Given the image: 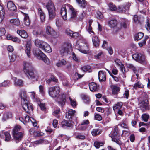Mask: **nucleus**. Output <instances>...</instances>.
Here are the masks:
<instances>
[{"label": "nucleus", "instance_id": "obj_1", "mask_svg": "<svg viewBox=\"0 0 150 150\" xmlns=\"http://www.w3.org/2000/svg\"><path fill=\"white\" fill-rule=\"evenodd\" d=\"M69 9L70 18L71 20L74 19L76 17V12L73 7L68 4L63 5L61 9L60 13L63 18L64 20L67 19V9Z\"/></svg>", "mask_w": 150, "mask_h": 150}, {"label": "nucleus", "instance_id": "obj_2", "mask_svg": "<svg viewBox=\"0 0 150 150\" xmlns=\"http://www.w3.org/2000/svg\"><path fill=\"white\" fill-rule=\"evenodd\" d=\"M20 96L21 98V103L23 108L25 111L29 113L33 111V108L32 104L26 99V94L25 92L21 91Z\"/></svg>", "mask_w": 150, "mask_h": 150}, {"label": "nucleus", "instance_id": "obj_3", "mask_svg": "<svg viewBox=\"0 0 150 150\" xmlns=\"http://www.w3.org/2000/svg\"><path fill=\"white\" fill-rule=\"evenodd\" d=\"M14 141L18 143L21 141L24 135L21 127L19 125L16 126L12 131Z\"/></svg>", "mask_w": 150, "mask_h": 150}, {"label": "nucleus", "instance_id": "obj_4", "mask_svg": "<svg viewBox=\"0 0 150 150\" xmlns=\"http://www.w3.org/2000/svg\"><path fill=\"white\" fill-rule=\"evenodd\" d=\"M33 52L35 55L37 57H40V59L43 60L45 63L47 64H50L49 59L40 50L35 48L33 49Z\"/></svg>", "mask_w": 150, "mask_h": 150}, {"label": "nucleus", "instance_id": "obj_5", "mask_svg": "<svg viewBox=\"0 0 150 150\" xmlns=\"http://www.w3.org/2000/svg\"><path fill=\"white\" fill-rule=\"evenodd\" d=\"M46 6L49 12V19H52L55 18L56 13L54 4L51 1H49Z\"/></svg>", "mask_w": 150, "mask_h": 150}, {"label": "nucleus", "instance_id": "obj_6", "mask_svg": "<svg viewBox=\"0 0 150 150\" xmlns=\"http://www.w3.org/2000/svg\"><path fill=\"white\" fill-rule=\"evenodd\" d=\"M25 74L29 79L34 81H37L39 74L38 71L35 68L31 69Z\"/></svg>", "mask_w": 150, "mask_h": 150}, {"label": "nucleus", "instance_id": "obj_7", "mask_svg": "<svg viewBox=\"0 0 150 150\" xmlns=\"http://www.w3.org/2000/svg\"><path fill=\"white\" fill-rule=\"evenodd\" d=\"M132 58L141 64H147V62L145 55L143 54L136 53L132 55Z\"/></svg>", "mask_w": 150, "mask_h": 150}, {"label": "nucleus", "instance_id": "obj_8", "mask_svg": "<svg viewBox=\"0 0 150 150\" xmlns=\"http://www.w3.org/2000/svg\"><path fill=\"white\" fill-rule=\"evenodd\" d=\"M71 45L69 43H65L59 48L60 54L62 56H67L70 52L69 49L71 47Z\"/></svg>", "mask_w": 150, "mask_h": 150}, {"label": "nucleus", "instance_id": "obj_9", "mask_svg": "<svg viewBox=\"0 0 150 150\" xmlns=\"http://www.w3.org/2000/svg\"><path fill=\"white\" fill-rule=\"evenodd\" d=\"M60 88L58 86L51 87L49 88L48 93L49 95L52 98L56 97L59 93Z\"/></svg>", "mask_w": 150, "mask_h": 150}, {"label": "nucleus", "instance_id": "obj_10", "mask_svg": "<svg viewBox=\"0 0 150 150\" xmlns=\"http://www.w3.org/2000/svg\"><path fill=\"white\" fill-rule=\"evenodd\" d=\"M148 100H145L139 103L140 108L142 112H144L149 110V107L148 102Z\"/></svg>", "mask_w": 150, "mask_h": 150}, {"label": "nucleus", "instance_id": "obj_11", "mask_svg": "<svg viewBox=\"0 0 150 150\" xmlns=\"http://www.w3.org/2000/svg\"><path fill=\"white\" fill-rule=\"evenodd\" d=\"M130 6V3L119 6L118 7L117 10L120 12L125 13L129 10Z\"/></svg>", "mask_w": 150, "mask_h": 150}, {"label": "nucleus", "instance_id": "obj_12", "mask_svg": "<svg viewBox=\"0 0 150 150\" xmlns=\"http://www.w3.org/2000/svg\"><path fill=\"white\" fill-rule=\"evenodd\" d=\"M45 30L46 33L49 35L55 37L57 35V33L50 26H47Z\"/></svg>", "mask_w": 150, "mask_h": 150}, {"label": "nucleus", "instance_id": "obj_13", "mask_svg": "<svg viewBox=\"0 0 150 150\" xmlns=\"http://www.w3.org/2000/svg\"><path fill=\"white\" fill-rule=\"evenodd\" d=\"M66 96L64 94L60 95L57 98L58 103L62 106L64 105L66 101Z\"/></svg>", "mask_w": 150, "mask_h": 150}, {"label": "nucleus", "instance_id": "obj_14", "mask_svg": "<svg viewBox=\"0 0 150 150\" xmlns=\"http://www.w3.org/2000/svg\"><path fill=\"white\" fill-rule=\"evenodd\" d=\"M23 71L25 73L31 69L34 68L33 67L31 63L26 62H23Z\"/></svg>", "mask_w": 150, "mask_h": 150}, {"label": "nucleus", "instance_id": "obj_15", "mask_svg": "<svg viewBox=\"0 0 150 150\" xmlns=\"http://www.w3.org/2000/svg\"><path fill=\"white\" fill-rule=\"evenodd\" d=\"M75 113L76 111L75 110H73L71 109H69L66 112V118L71 120L73 117L74 116Z\"/></svg>", "mask_w": 150, "mask_h": 150}, {"label": "nucleus", "instance_id": "obj_16", "mask_svg": "<svg viewBox=\"0 0 150 150\" xmlns=\"http://www.w3.org/2000/svg\"><path fill=\"white\" fill-rule=\"evenodd\" d=\"M98 76L99 81L100 82L105 81L106 79L105 73L103 71H100L98 73Z\"/></svg>", "mask_w": 150, "mask_h": 150}, {"label": "nucleus", "instance_id": "obj_17", "mask_svg": "<svg viewBox=\"0 0 150 150\" xmlns=\"http://www.w3.org/2000/svg\"><path fill=\"white\" fill-rule=\"evenodd\" d=\"M31 45L29 42H28L25 45V53L29 57H30L31 56Z\"/></svg>", "mask_w": 150, "mask_h": 150}, {"label": "nucleus", "instance_id": "obj_18", "mask_svg": "<svg viewBox=\"0 0 150 150\" xmlns=\"http://www.w3.org/2000/svg\"><path fill=\"white\" fill-rule=\"evenodd\" d=\"M8 9L11 11H14L16 10V7L14 4L11 1H9L7 4Z\"/></svg>", "mask_w": 150, "mask_h": 150}, {"label": "nucleus", "instance_id": "obj_19", "mask_svg": "<svg viewBox=\"0 0 150 150\" xmlns=\"http://www.w3.org/2000/svg\"><path fill=\"white\" fill-rule=\"evenodd\" d=\"M112 93L113 94L117 95L119 92L120 88L116 85H113L111 86Z\"/></svg>", "mask_w": 150, "mask_h": 150}, {"label": "nucleus", "instance_id": "obj_20", "mask_svg": "<svg viewBox=\"0 0 150 150\" xmlns=\"http://www.w3.org/2000/svg\"><path fill=\"white\" fill-rule=\"evenodd\" d=\"M78 50L81 52L85 54L87 53L89 50L88 45L86 44H84Z\"/></svg>", "mask_w": 150, "mask_h": 150}, {"label": "nucleus", "instance_id": "obj_21", "mask_svg": "<svg viewBox=\"0 0 150 150\" xmlns=\"http://www.w3.org/2000/svg\"><path fill=\"white\" fill-rule=\"evenodd\" d=\"M12 79L14 81V85L16 86H23V80L21 79L17 80L16 78L13 77Z\"/></svg>", "mask_w": 150, "mask_h": 150}, {"label": "nucleus", "instance_id": "obj_22", "mask_svg": "<svg viewBox=\"0 0 150 150\" xmlns=\"http://www.w3.org/2000/svg\"><path fill=\"white\" fill-rule=\"evenodd\" d=\"M43 45V47L42 49V50L48 53H50L51 52L52 50V49L49 44L46 42H45Z\"/></svg>", "mask_w": 150, "mask_h": 150}, {"label": "nucleus", "instance_id": "obj_23", "mask_svg": "<svg viewBox=\"0 0 150 150\" xmlns=\"http://www.w3.org/2000/svg\"><path fill=\"white\" fill-rule=\"evenodd\" d=\"M45 42L40 40L39 39L35 40V41L34 43L35 46L38 47L42 49L43 47V44Z\"/></svg>", "mask_w": 150, "mask_h": 150}, {"label": "nucleus", "instance_id": "obj_24", "mask_svg": "<svg viewBox=\"0 0 150 150\" xmlns=\"http://www.w3.org/2000/svg\"><path fill=\"white\" fill-rule=\"evenodd\" d=\"M17 33L19 34L22 38H26L28 36V35L27 32L24 30H18L17 31Z\"/></svg>", "mask_w": 150, "mask_h": 150}, {"label": "nucleus", "instance_id": "obj_25", "mask_svg": "<svg viewBox=\"0 0 150 150\" xmlns=\"http://www.w3.org/2000/svg\"><path fill=\"white\" fill-rule=\"evenodd\" d=\"M38 12L41 21L42 23L44 22L45 19V16L44 13L40 8H38Z\"/></svg>", "mask_w": 150, "mask_h": 150}, {"label": "nucleus", "instance_id": "obj_26", "mask_svg": "<svg viewBox=\"0 0 150 150\" xmlns=\"http://www.w3.org/2000/svg\"><path fill=\"white\" fill-rule=\"evenodd\" d=\"M89 87L90 91H95L97 89V84L93 82L89 84Z\"/></svg>", "mask_w": 150, "mask_h": 150}, {"label": "nucleus", "instance_id": "obj_27", "mask_svg": "<svg viewBox=\"0 0 150 150\" xmlns=\"http://www.w3.org/2000/svg\"><path fill=\"white\" fill-rule=\"evenodd\" d=\"M93 44L95 47H97L99 45V41L97 37L94 36L92 38Z\"/></svg>", "mask_w": 150, "mask_h": 150}, {"label": "nucleus", "instance_id": "obj_28", "mask_svg": "<svg viewBox=\"0 0 150 150\" xmlns=\"http://www.w3.org/2000/svg\"><path fill=\"white\" fill-rule=\"evenodd\" d=\"M7 39L8 40H11L13 42L19 43L20 40L17 37L12 36L10 35H8L7 37Z\"/></svg>", "mask_w": 150, "mask_h": 150}, {"label": "nucleus", "instance_id": "obj_29", "mask_svg": "<svg viewBox=\"0 0 150 150\" xmlns=\"http://www.w3.org/2000/svg\"><path fill=\"white\" fill-rule=\"evenodd\" d=\"M24 24L26 26H28L30 24V21L27 14H24Z\"/></svg>", "mask_w": 150, "mask_h": 150}, {"label": "nucleus", "instance_id": "obj_30", "mask_svg": "<svg viewBox=\"0 0 150 150\" xmlns=\"http://www.w3.org/2000/svg\"><path fill=\"white\" fill-rule=\"evenodd\" d=\"M144 36V34L143 33L139 32L136 34L135 36V40L137 41L140 40Z\"/></svg>", "mask_w": 150, "mask_h": 150}, {"label": "nucleus", "instance_id": "obj_31", "mask_svg": "<svg viewBox=\"0 0 150 150\" xmlns=\"http://www.w3.org/2000/svg\"><path fill=\"white\" fill-rule=\"evenodd\" d=\"M62 126L63 127H71L72 126V125L71 123H69V122L67 120H63L62 121L61 123Z\"/></svg>", "mask_w": 150, "mask_h": 150}, {"label": "nucleus", "instance_id": "obj_32", "mask_svg": "<svg viewBox=\"0 0 150 150\" xmlns=\"http://www.w3.org/2000/svg\"><path fill=\"white\" fill-rule=\"evenodd\" d=\"M77 2L81 7L85 8L87 5V3L85 0H76Z\"/></svg>", "mask_w": 150, "mask_h": 150}, {"label": "nucleus", "instance_id": "obj_33", "mask_svg": "<svg viewBox=\"0 0 150 150\" xmlns=\"http://www.w3.org/2000/svg\"><path fill=\"white\" fill-rule=\"evenodd\" d=\"M108 23L109 26L113 28L117 25V21L115 19H112Z\"/></svg>", "mask_w": 150, "mask_h": 150}, {"label": "nucleus", "instance_id": "obj_34", "mask_svg": "<svg viewBox=\"0 0 150 150\" xmlns=\"http://www.w3.org/2000/svg\"><path fill=\"white\" fill-rule=\"evenodd\" d=\"M67 64L66 61L64 59L59 60L57 63L56 65L59 67H61L62 66L65 65Z\"/></svg>", "mask_w": 150, "mask_h": 150}, {"label": "nucleus", "instance_id": "obj_35", "mask_svg": "<svg viewBox=\"0 0 150 150\" xmlns=\"http://www.w3.org/2000/svg\"><path fill=\"white\" fill-rule=\"evenodd\" d=\"M122 103L121 102H118L116 104H115L113 106V109L115 110L116 109L120 110L122 106Z\"/></svg>", "mask_w": 150, "mask_h": 150}, {"label": "nucleus", "instance_id": "obj_36", "mask_svg": "<svg viewBox=\"0 0 150 150\" xmlns=\"http://www.w3.org/2000/svg\"><path fill=\"white\" fill-rule=\"evenodd\" d=\"M11 23L15 25L18 26L20 24V22L18 19H11L10 21Z\"/></svg>", "mask_w": 150, "mask_h": 150}, {"label": "nucleus", "instance_id": "obj_37", "mask_svg": "<svg viewBox=\"0 0 150 150\" xmlns=\"http://www.w3.org/2000/svg\"><path fill=\"white\" fill-rule=\"evenodd\" d=\"M149 117V115L146 113L142 114L141 116L142 120L144 122H147Z\"/></svg>", "mask_w": 150, "mask_h": 150}, {"label": "nucleus", "instance_id": "obj_38", "mask_svg": "<svg viewBox=\"0 0 150 150\" xmlns=\"http://www.w3.org/2000/svg\"><path fill=\"white\" fill-rule=\"evenodd\" d=\"M118 131V128L117 127H115L112 132V136H111V138H112V137H117Z\"/></svg>", "mask_w": 150, "mask_h": 150}, {"label": "nucleus", "instance_id": "obj_39", "mask_svg": "<svg viewBox=\"0 0 150 150\" xmlns=\"http://www.w3.org/2000/svg\"><path fill=\"white\" fill-rule=\"evenodd\" d=\"M144 86L139 81L136 82L134 85V87L135 89H137L138 88H142Z\"/></svg>", "mask_w": 150, "mask_h": 150}, {"label": "nucleus", "instance_id": "obj_40", "mask_svg": "<svg viewBox=\"0 0 150 150\" xmlns=\"http://www.w3.org/2000/svg\"><path fill=\"white\" fill-rule=\"evenodd\" d=\"M100 130L98 129H93L91 132V134L93 136H96L100 134Z\"/></svg>", "mask_w": 150, "mask_h": 150}, {"label": "nucleus", "instance_id": "obj_41", "mask_svg": "<svg viewBox=\"0 0 150 150\" xmlns=\"http://www.w3.org/2000/svg\"><path fill=\"white\" fill-rule=\"evenodd\" d=\"M114 61L117 65L120 67L122 70L123 71V69L124 68V66L120 62V60L118 59H115Z\"/></svg>", "mask_w": 150, "mask_h": 150}, {"label": "nucleus", "instance_id": "obj_42", "mask_svg": "<svg viewBox=\"0 0 150 150\" xmlns=\"http://www.w3.org/2000/svg\"><path fill=\"white\" fill-rule=\"evenodd\" d=\"M91 68V67L88 65L84 66L81 67L82 70L84 72L89 71V72H91V71H89Z\"/></svg>", "mask_w": 150, "mask_h": 150}, {"label": "nucleus", "instance_id": "obj_43", "mask_svg": "<svg viewBox=\"0 0 150 150\" xmlns=\"http://www.w3.org/2000/svg\"><path fill=\"white\" fill-rule=\"evenodd\" d=\"M81 97L83 101L85 103L88 104L89 103L90 100L88 97L85 95H83Z\"/></svg>", "mask_w": 150, "mask_h": 150}, {"label": "nucleus", "instance_id": "obj_44", "mask_svg": "<svg viewBox=\"0 0 150 150\" xmlns=\"http://www.w3.org/2000/svg\"><path fill=\"white\" fill-rule=\"evenodd\" d=\"M148 38V36H145L144 37V38L143 40L141 42L139 43V46L140 47H142L144 45H145L146 44V40Z\"/></svg>", "mask_w": 150, "mask_h": 150}, {"label": "nucleus", "instance_id": "obj_45", "mask_svg": "<svg viewBox=\"0 0 150 150\" xmlns=\"http://www.w3.org/2000/svg\"><path fill=\"white\" fill-rule=\"evenodd\" d=\"M133 19L136 24H138L140 23V17L137 15H135L133 17Z\"/></svg>", "mask_w": 150, "mask_h": 150}, {"label": "nucleus", "instance_id": "obj_46", "mask_svg": "<svg viewBox=\"0 0 150 150\" xmlns=\"http://www.w3.org/2000/svg\"><path fill=\"white\" fill-rule=\"evenodd\" d=\"M109 9L111 11H115L117 9L115 6L112 3H110L108 5Z\"/></svg>", "mask_w": 150, "mask_h": 150}, {"label": "nucleus", "instance_id": "obj_47", "mask_svg": "<svg viewBox=\"0 0 150 150\" xmlns=\"http://www.w3.org/2000/svg\"><path fill=\"white\" fill-rule=\"evenodd\" d=\"M4 135L5 136V141H9L11 138L10 133L8 132H5Z\"/></svg>", "mask_w": 150, "mask_h": 150}, {"label": "nucleus", "instance_id": "obj_48", "mask_svg": "<svg viewBox=\"0 0 150 150\" xmlns=\"http://www.w3.org/2000/svg\"><path fill=\"white\" fill-rule=\"evenodd\" d=\"M112 141H113L116 143L117 144H119V145H121L122 144V143L121 142V141L117 137H112Z\"/></svg>", "mask_w": 150, "mask_h": 150}, {"label": "nucleus", "instance_id": "obj_49", "mask_svg": "<svg viewBox=\"0 0 150 150\" xmlns=\"http://www.w3.org/2000/svg\"><path fill=\"white\" fill-rule=\"evenodd\" d=\"M103 144L102 142H95L94 143V146L96 148H99L100 146H103Z\"/></svg>", "mask_w": 150, "mask_h": 150}, {"label": "nucleus", "instance_id": "obj_50", "mask_svg": "<svg viewBox=\"0 0 150 150\" xmlns=\"http://www.w3.org/2000/svg\"><path fill=\"white\" fill-rule=\"evenodd\" d=\"M4 117L5 119L11 118L12 117V114L11 112H6L4 114Z\"/></svg>", "mask_w": 150, "mask_h": 150}, {"label": "nucleus", "instance_id": "obj_51", "mask_svg": "<svg viewBox=\"0 0 150 150\" xmlns=\"http://www.w3.org/2000/svg\"><path fill=\"white\" fill-rule=\"evenodd\" d=\"M4 18V13L2 10L1 11H0V23L2 21Z\"/></svg>", "mask_w": 150, "mask_h": 150}, {"label": "nucleus", "instance_id": "obj_52", "mask_svg": "<svg viewBox=\"0 0 150 150\" xmlns=\"http://www.w3.org/2000/svg\"><path fill=\"white\" fill-rule=\"evenodd\" d=\"M97 18L98 19L102 18L103 17V16L102 13L99 11H97L96 12Z\"/></svg>", "mask_w": 150, "mask_h": 150}, {"label": "nucleus", "instance_id": "obj_53", "mask_svg": "<svg viewBox=\"0 0 150 150\" xmlns=\"http://www.w3.org/2000/svg\"><path fill=\"white\" fill-rule=\"evenodd\" d=\"M86 28L87 31L90 34L93 33V34L94 33V32L92 31V27L91 26H88Z\"/></svg>", "mask_w": 150, "mask_h": 150}, {"label": "nucleus", "instance_id": "obj_54", "mask_svg": "<svg viewBox=\"0 0 150 150\" xmlns=\"http://www.w3.org/2000/svg\"><path fill=\"white\" fill-rule=\"evenodd\" d=\"M69 99L71 106L73 107H75L76 105V101L74 100H72L70 97H69Z\"/></svg>", "mask_w": 150, "mask_h": 150}, {"label": "nucleus", "instance_id": "obj_55", "mask_svg": "<svg viewBox=\"0 0 150 150\" xmlns=\"http://www.w3.org/2000/svg\"><path fill=\"white\" fill-rule=\"evenodd\" d=\"M94 117L96 120L98 121L101 120L102 119L101 116L98 114H96L95 115Z\"/></svg>", "mask_w": 150, "mask_h": 150}, {"label": "nucleus", "instance_id": "obj_56", "mask_svg": "<svg viewBox=\"0 0 150 150\" xmlns=\"http://www.w3.org/2000/svg\"><path fill=\"white\" fill-rule=\"evenodd\" d=\"M43 31L41 30H38L37 31H35L33 32L34 34L36 35H39L42 34L43 33Z\"/></svg>", "mask_w": 150, "mask_h": 150}, {"label": "nucleus", "instance_id": "obj_57", "mask_svg": "<svg viewBox=\"0 0 150 150\" xmlns=\"http://www.w3.org/2000/svg\"><path fill=\"white\" fill-rule=\"evenodd\" d=\"M121 25L122 27H123L124 28H126L127 25H128V21L125 20L124 21H123L121 23Z\"/></svg>", "mask_w": 150, "mask_h": 150}, {"label": "nucleus", "instance_id": "obj_58", "mask_svg": "<svg viewBox=\"0 0 150 150\" xmlns=\"http://www.w3.org/2000/svg\"><path fill=\"white\" fill-rule=\"evenodd\" d=\"M45 140L43 139H40L35 142V144H39L44 143Z\"/></svg>", "mask_w": 150, "mask_h": 150}, {"label": "nucleus", "instance_id": "obj_59", "mask_svg": "<svg viewBox=\"0 0 150 150\" xmlns=\"http://www.w3.org/2000/svg\"><path fill=\"white\" fill-rule=\"evenodd\" d=\"M102 47L103 48L105 49H106L108 48L109 47L108 46V42L107 41H103V43L102 45Z\"/></svg>", "mask_w": 150, "mask_h": 150}, {"label": "nucleus", "instance_id": "obj_60", "mask_svg": "<svg viewBox=\"0 0 150 150\" xmlns=\"http://www.w3.org/2000/svg\"><path fill=\"white\" fill-rule=\"evenodd\" d=\"M66 33L68 35L72 37L73 32L69 29H67L65 30Z\"/></svg>", "mask_w": 150, "mask_h": 150}, {"label": "nucleus", "instance_id": "obj_61", "mask_svg": "<svg viewBox=\"0 0 150 150\" xmlns=\"http://www.w3.org/2000/svg\"><path fill=\"white\" fill-rule=\"evenodd\" d=\"M16 55L15 54H13L12 56L9 57L10 61L12 62H14L16 59Z\"/></svg>", "mask_w": 150, "mask_h": 150}, {"label": "nucleus", "instance_id": "obj_62", "mask_svg": "<svg viewBox=\"0 0 150 150\" xmlns=\"http://www.w3.org/2000/svg\"><path fill=\"white\" fill-rule=\"evenodd\" d=\"M129 95V91L128 90H126L125 91V93L123 94V96L125 98L128 99Z\"/></svg>", "mask_w": 150, "mask_h": 150}, {"label": "nucleus", "instance_id": "obj_63", "mask_svg": "<svg viewBox=\"0 0 150 150\" xmlns=\"http://www.w3.org/2000/svg\"><path fill=\"white\" fill-rule=\"evenodd\" d=\"M79 126L80 129L82 130H85L87 127V126L85 125H84L81 124L79 125Z\"/></svg>", "mask_w": 150, "mask_h": 150}, {"label": "nucleus", "instance_id": "obj_64", "mask_svg": "<svg viewBox=\"0 0 150 150\" xmlns=\"http://www.w3.org/2000/svg\"><path fill=\"white\" fill-rule=\"evenodd\" d=\"M39 106L42 110L44 111H46V108L45 107V105L44 104L40 103L39 105Z\"/></svg>", "mask_w": 150, "mask_h": 150}]
</instances>
